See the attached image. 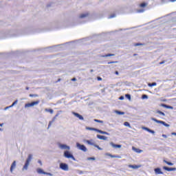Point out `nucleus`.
Wrapping results in <instances>:
<instances>
[{"instance_id":"26","label":"nucleus","mask_w":176,"mask_h":176,"mask_svg":"<svg viewBox=\"0 0 176 176\" xmlns=\"http://www.w3.org/2000/svg\"><path fill=\"white\" fill-rule=\"evenodd\" d=\"M113 56H115V54H107L106 55L102 56V57H112Z\"/></svg>"},{"instance_id":"27","label":"nucleus","mask_w":176,"mask_h":176,"mask_svg":"<svg viewBox=\"0 0 176 176\" xmlns=\"http://www.w3.org/2000/svg\"><path fill=\"white\" fill-rule=\"evenodd\" d=\"M87 130H91L92 131H97V129L96 128H91V127H86Z\"/></svg>"},{"instance_id":"42","label":"nucleus","mask_w":176,"mask_h":176,"mask_svg":"<svg viewBox=\"0 0 176 176\" xmlns=\"http://www.w3.org/2000/svg\"><path fill=\"white\" fill-rule=\"evenodd\" d=\"M88 160H96L95 157H89Z\"/></svg>"},{"instance_id":"31","label":"nucleus","mask_w":176,"mask_h":176,"mask_svg":"<svg viewBox=\"0 0 176 176\" xmlns=\"http://www.w3.org/2000/svg\"><path fill=\"white\" fill-rule=\"evenodd\" d=\"M126 98H128L130 100H131V96L130 94H126L125 95Z\"/></svg>"},{"instance_id":"39","label":"nucleus","mask_w":176,"mask_h":176,"mask_svg":"<svg viewBox=\"0 0 176 176\" xmlns=\"http://www.w3.org/2000/svg\"><path fill=\"white\" fill-rule=\"evenodd\" d=\"M142 98L145 99V98H148V95H142Z\"/></svg>"},{"instance_id":"53","label":"nucleus","mask_w":176,"mask_h":176,"mask_svg":"<svg viewBox=\"0 0 176 176\" xmlns=\"http://www.w3.org/2000/svg\"><path fill=\"white\" fill-rule=\"evenodd\" d=\"M133 56H137V54H134Z\"/></svg>"},{"instance_id":"2","label":"nucleus","mask_w":176,"mask_h":176,"mask_svg":"<svg viewBox=\"0 0 176 176\" xmlns=\"http://www.w3.org/2000/svg\"><path fill=\"white\" fill-rule=\"evenodd\" d=\"M151 120L155 122L156 123H160V124H163L165 127H170V124L166 123L164 121L159 120L155 118H151Z\"/></svg>"},{"instance_id":"16","label":"nucleus","mask_w":176,"mask_h":176,"mask_svg":"<svg viewBox=\"0 0 176 176\" xmlns=\"http://www.w3.org/2000/svg\"><path fill=\"white\" fill-rule=\"evenodd\" d=\"M110 145H111V146H113V148H122V145L115 144H113V142H111Z\"/></svg>"},{"instance_id":"21","label":"nucleus","mask_w":176,"mask_h":176,"mask_svg":"<svg viewBox=\"0 0 176 176\" xmlns=\"http://www.w3.org/2000/svg\"><path fill=\"white\" fill-rule=\"evenodd\" d=\"M156 113H159V115H162V116H166V114L163 113V111H161L160 110H157Z\"/></svg>"},{"instance_id":"36","label":"nucleus","mask_w":176,"mask_h":176,"mask_svg":"<svg viewBox=\"0 0 176 176\" xmlns=\"http://www.w3.org/2000/svg\"><path fill=\"white\" fill-rule=\"evenodd\" d=\"M143 12H145V10H144V9L138 10V13H143Z\"/></svg>"},{"instance_id":"13","label":"nucleus","mask_w":176,"mask_h":176,"mask_svg":"<svg viewBox=\"0 0 176 176\" xmlns=\"http://www.w3.org/2000/svg\"><path fill=\"white\" fill-rule=\"evenodd\" d=\"M16 168V161H14L10 167L11 173H13V170Z\"/></svg>"},{"instance_id":"17","label":"nucleus","mask_w":176,"mask_h":176,"mask_svg":"<svg viewBox=\"0 0 176 176\" xmlns=\"http://www.w3.org/2000/svg\"><path fill=\"white\" fill-rule=\"evenodd\" d=\"M97 138H98L99 140H103L104 141H105V140H107L106 136L101 135H97Z\"/></svg>"},{"instance_id":"7","label":"nucleus","mask_w":176,"mask_h":176,"mask_svg":"<svg viewBox=\"0 0 176 176\" xmlns=\"http://www.w3.org/2000/svg\"><path fill=\"white\" fill-rule=\"evenodd\" d=\"M36 172L38 173V174H43L44 175H49L48 173L43 171L41 168H37Z\"/></svg>"},{"instance_id":"48","label":"nucleus","mask_w":176,"mask_h":176,"mask_svg":"<svg viewBox=\"0 0 176 176\" xmlns=\"http://www.w3.org/2000/svg\"><path fill=\"white\" fill-rule=\"evenodd\" d=\"M115 74H116V75H119V72L116 71Z\"/></svg>"},{"instance_id":"54","label":"nucleus","mask_w":176,"mask_h":176,"mask_svg":"<svg viewBox=\"0 0 176 176\" xmlns=\"http://www.w3.org/2000/svg\"><path fill=\"white\" fill-rule=\"evenodd\" d=\"M173 134L174 135H176V133H173Z\"/></svg>"},{"instance_id":"52","label":"nucleus","mask_w":176,"mask_h":176,"mask_svg":"<svg viewBox=\"0 0 176 176\" xmlns=\"http://www.w3.org/2000/svg\"><path fill=\"white\" fill-rule=\"evenodd\" d=\"M3 126V123L0 124V126L2 127Z\"/></svg>"},{"instance_id":"47","label":"nucleus","mask_w":176,"mask_h":176,"mask_svg":"<svg viewBox=\"0 0 176 176\" xmlns=\"http://www.w3.org/2000/svg\"><path fill=\"white\" fill-rule=\"evenodd\" d=\"M97 79L98 80H102V78L101 77H98Z\"/></svg>"},{"instance_id":"44","label":"nucleus","mask_w":176,"mask_h":176,"mask_svg":"<svg viewBox=\"0 0 176 176\" xmlns=\"http://www.w3.org/2000/svg\"><path fill=\"white\" fill-rule=\"evenodd\" d=\"M119 100H124V96H122L119 98Z\"/></svg>"},{"instance_id":"38","label":"nucleus","mask_w":176,"mask_h":176,"mask_svg":"<svg viewBox=\"0 0 176 176\" xmlns=\"http://www.w3.org/2000/svg\"><path fill=\"white\" fill-rule=\"evenodd\" d=\"M30 97H38V95L36 94H30Z\"/></svg>"},{"instance_id":"30","label":"nucleus","mask_w":176,"mask_h":176,"mask_svg":"<svg viewBox=\"0 0 176 176\" xmlns=\"http://www.w3.org/2000/svg\"><path fill=\"white\" fill-rule=\"evenodd\" d=\"M46 112H50V113H53L54 111L52 109H45Z\"/></svg>"},{"instance_id":"11","label":"nucleus","mask_w":176,"mask_h":176,"mask_svg":"<svg viewBox=\"0 0 176 176\" xmlns=\"http://www.w3.org/2000/svg\"><path fill=\"white\" fill-rule=\"evenodd\" d=\"M60 149H66V151H69L70 149L69 146H67V144H60Z\"/></svg>"},{"instance_id":"25","label":"nucleus","mask_w":176,"mask_h":176,"mask_svg":"<svg viewBox=\"0 0 176 176\" xmlns=\"http://www.w3.org/2000/svg\"><path fill=\"white\" fill-rule=\"evenodd\" d=\"M148 4L146 3H142L140 4V8H146Z\"/></svg>"},{"instance_id":"8","label":"nucleus","mask_w":176,"mask_h":176,"mask_svg":"<svg viewBox=\"0 0 176 176\" xmlns=\"http://www.w3.org/2000/svg\"><path fill=\"white\" fill-rule=\"evenodd\" d=\"M106 156H109L110 157H112V158H116V159H120V155H113L111 153H107L105 154Z\"/></svg>"},{"instance_id":"43","label":"nucleus","mask_w":176,"mask_h":176,"mask_svg":"<svg viewBox=\"0 0 176 176\" xmlns=\"http://www.w3.org/2000/svg\"><path fill=\"white\" fill-rule=\"evenodd\" d=\"M115 14H112V15H111L109 17V19H113V17H115Z\"/></svg>"},{"instance_id":"1","label":"nucleus","mask_w":176,"mask_h":176,"mask_svg":"<svg viewBox=\"0 0 176 176\" xmlns=\"http://www.w3.org/2000/svg\"><path fill=\"white\" fill-rule=\"evenodd\" d=\"M32 160V155L30 154L26 160L25 165L23 166V170H27L28 168V166H30V162Z\"/></svg>"},{"instance_id":"3","label":"nucleus","mask_w":176,"mask_h":176,"mask_svg":"<svg viewBox=\"0 0 176 176\" xmlns=\"http://www.w3.org/2000/svg\"><path fill=\"white\" fill-rule=\"evenodd\" d=\"M76 146L80 149V151H82V152H87V148H86L85 145L76 143Z\"/></svg>"},{"instance_id":"55","label":"nucleus","mask_w":176,"mask_h":176,"mask_svg":"<svg viewBox=\"0 0 176 176\" xmlns=\"http://www.w3.org/2000/svg\"><path fill=\"white\" fill-rule=\"evenodd\" d=\"M29 89V88L28 87H26V90H28Z\"/></svg>"},{"instance_id":"45","label":"nucleus","mask_w":176,"mask_h":176,"mask_svg":"<svg viewBox=\"0 0 176 176\" xmlns=\"http://www.w3.org/2000/svg\"><path fill=\"white\" fill-rule=\"evenodd\" d=\"M164 63H166V60H162L160 63V65H162V64H164Z\"/></svg>"},{"instance_id":"9","label":"nucleus","mask_w":176,"mask_h":176,"mask_svg":"<svg viewBox=\"0 0 176 176\" xmlns=\"http://www.w3.org/2000/svg\"><path fill=\"white\" fill-rule=\"evenodd\" d=\"M72 113L74 115V116H76V118L80 119V120H83V116H82L80 114L76 112H72Z\"/></svg>"},{"instance_id":"34","label":"nucleus","mask_w":176,"mask_h":176,"mask_svg":"<svg viewBox=\"0 0 176 176\" xmlns=\"http://www.w3.org/2000/svg\"><path fill=\"white\" fill-rule=\"evenodd\" d=\"M95 148H97L99 151H102V148L100 147V146L97 144H94Z\"/></svg>"},{"instance_id":"35","label":"nucleus","mask_w":176,"mask_h":176,"mask_svg":"<svg viewBox=\"0 0 176 176\" xmlns=\"http://www.w3.org/2000/svg\"><path fill=\"white\" fill-rule=\"evenodd\" d=\"M53 122H54V120L50 121L49 124H48V129H50V126H52V124H53Z\"/></svg>"},{"instance_id":"57","label":"nucleus","mask_w":176,"mask_h":176,"mask_svg":"<svg viewBox=\"0 0 176 176\" xmlns=\"http://www.w3.org/2000/svg\"><path fill=\"white\" fill-rule=\"evenodd\" d=\"M58 82H60V79H58Z\"/></svg>"},{"instance_id":"18","label":"nucleus","mask_w":176,"mask_h":176,"mask_svg":"<svg viewBox=\"0 0 176 176\" xmlns=\"http://www.w3.org/2000/svg\"><path fill=\"white\" fill-rule=\"evenodd\" d=\"M144 130H146V131H148V133H151V134H154L155 131L152 129H149V128L144 127Z\"/></svg>"},{"instance_id":"15","label":"nucleus","mask_w":176,"mask_h":176,"mask_svg":"<svg viewBox=\"0 0 176 176\" xmlns=\"http://www.w3.org/2000/svg\"><path fill=\"white\" fill-rule=\"evenodd\" d=\"M154 171L155 173V174H163V172H162V169H160V168H157L154 169Z\"/></svg>"},{"instance_id":"10","label":"nucleus","mask_w":176,"mask_h":176,"mask_svg":"<svg viewBox=\"0 0 176 176\" xmlns=\"http://www.w3.org/2000/svg\"><path fill=\"white\" fill-rule=\"evenodd\" d=\"M163 169L165 170L166 171H175L176 168H169L167 166H164Z\"/></svg>"},{"instance_id":"37","label":"nucleus","mask_w":176,"mask_h":176,"mask_svg":"<svg viewBox=\"0 0 176 176\" xmlns=\"http://www.w3.org/2000/svg\"><path fill=\"white\" fill-rule=\"evenodd\" d=\"M134 46H142V43H135Z\"/></svg>"},{"instance_id":"22","label":"nucleus","mask_w":176,"mask_h":176,"mask_svg":"<svg viewBox=\"0 0 176 176\" xmlns=\"http://www.w3.org/2000/svg\"><path fill=\"white\" fill-rule=\"evenodd\" d=\"M96 131H98V133H100V134H107V135H108V132H106V131H103L98 130V129H96Z\"/></svg>"},{"instance_id":"4","label":"nucleus","mask_w":176,"mask_h":176,"mask_svg":"<svg viewBox=\"0 0 176 176\" xmlns=\"http://www.w3.org/2000/svg\"><path fill=\"white\" fill-rule=\"evenodd\" d=\"M64 156L65 157H67V159H73L75 160V157L74 155L68 151H66L64 152Z\"/></svg>"},{"instance_id":"28","label":"nucleus","mask_w":176,"mask_h":176,"mask_svg":"<svg viewBox=\"0 0 176 176\" xmlns=\"http://www.w3.org/2000/svg\"><path fill=\"white\" fill-rule=\"evenodd\" d=\"M157 83L156 82H153V83H148V86L149 87H153V86H156Z\"/></svg>"},{"instance_id":"32","label":"nucleus","mask_w":176,"mask_h":176,"mask_svg":"<svg viewBox=\"0 0 176 176\" xmlns=\"http://www.w3.org/2000/svg\"><path fill=\"white\" fill-rule=\"evenodd\" d=\"M94 122H96V123H104V121H102V120H97V119H94Z\"/></svg>"},{"instance_id":"6","label":"nucleus","mask_w":176,"mask_h":176,"mask_svg":"<svg viewBox=\"0 0 176 176\" xmlns=\"http://www.w3.org/2000/svg\"><path fill=\"white\" fill-rule=\"evenodd\" d=\"M60 168H61V170H63V171H68V170H69L68 164H65V163H60Z\"/></svg>"},{"instance_id":"50","label":"nucleus","mask_w":176,"mask_h":176,"mask_svg":"<svg viewBox=\"0 0 176 176\" xmlns=\"http://www.w3.org/2000/svg\"><path fill=\"white\" fill-rule=\"evenodd\" d=\"M170 2H175L176 0H168Z\"/></svg>"},{"instance_id":"14","label":"nucleus","mask_w":176,"mask_h":176,"mask_svg":"<svg viewBox=\"0 0 176 176\" xmlns=\"http://www.w3.org/2000/svg\"><path fill=\"white\" fill-rule=\"evenodd\" d=\"M132 150L134 151V152H136V153H141L142 152V150L137 148L134 146L132 147Z\"/></svg>"},{"instance_id":"5","label":"nucleus","mask_w":176,"mask_h":176,"mask_svg":"<svg viewBox=\"0 0 176 176\" xmlns=\"http://www.w3.org/2000/svg\"><path fill=\"white\" fill-rule=\"evenodd\" d=\"M40 101L39 100H36L34 102H32L31 103H27L25 104V108H30L31 107H34V105H38V104H39Z\"/></svg>"},{"instance_id":"40","label":"nucleus","mask_w":176,"mask_h":176,"mask_svg":"<svg viewBox=\"0 0 176 176\" xmlns=\"http://www.w3.org/2000/svg\"><path fill=\"white\" fill-rule=\"evenodd\" d=\"M119 115H124V112L122 111H117Z\"/></svg>"},{"instance_id":"41","label":"nucleus","mask_w":176,"mask_h":176,"mask_svg":"<svg viewBox=\"0 0 176 176\" xmlns=\"http://www.w3.org/2000/svg\"><path fill=\"white\" fill-rule=\"evenodd\" d=\"M115 63H118V62L117 61L108 62V64H115Z\"/></svg>"},{"instance_id":"23","label":"nucleus","mask_w":176,"mask_h":176,"mask_svg":"<svg viewBox=\"0 0 176 176\" xmlns=\"http://www.w3.org/2000/svg\"><path fill=\"white\" fill-rule=\"evenodd\" d=\"M164 163L168 164V166H174V164H173V162H170L166 161V160H164Z\"/></svg>"},{"instance_id":"49","label":"nucleus","mask_w":176,"mask_h":176,"mask_svg":"<svg viewBox=\"0 0 176 176\" xmlns=\"http://www.w3.org/2000/svg\"><path fill=\"white\" fill-rule=\"evenodd\" d=\"M72 80L73 82H75V81L76 80V78H74L72 79Z\"/></svg>"},{"instance_id":"46","label":"nucleus","mask_w":176,"mask_h":176,"mask_svg":"<svg viewBox=\"0 0 176 176\" xmlns=\"http://www.w3.org/2000/svg\"><path fill=\"white\" fill-rule=\"evenodd\" d=\"M38 163L40 164V166H42V161L41 160H38Z\"/></svg>"},{"instance_id":"24","label":"nucleus","mask_w":176,"mask_h":176,"mask_svg":"<svg viewBox=\"0 0 176 176\" xmlns=\"http://www.w3.org/2000/svg\"><path fill=\"white\" fill-rule=\"evenodd\" d=\"M124 126H126V127H129L130 129H131V126L130 125V123L129 122H125L124 123Z\"/></svg>"},{"instance_id":"19","label":"nucleus","mask_w":176,"mask_h":176,"mask_svg":"<svg viewBox=\"0 0 176 176\" xmlns=\"http://www.w3.org/2000/svg\"><path fill=\"white\" fill-rule=\"evenodd\" d=\"M17 102H18V100H15V101L12 104V105H10V106H9V107H7L6 108V109H9V108H12V107H14V105H16V104H17Z\"/></svg>"},{"instance_id":"56","label":"nucleus","mask_w":176,"mask_h":176,"mask_svg":"<svg viewBox=\"0 0 176 176\" xmlns=\"http://www.w3.org/2000/svg\"><path fill=\"white\" fill-rule=\"evenodd\" d=\"M91 72H93V69L91 70Z\"/></svg>"},{"instance_id":"51","label":"nucleus","mask_w":176,"mask_h":176,"mask_svg":"<svg viewBox=\"0 0 176 176\" xmlns=\"http://www.w3.org/2000/svg\"><path fill=\"white\" fill-rule=\"evenodd\" d=\"M162 137H164V138H167V135H162Z\"/></svg>"},{"instance_id":"33","label":"nucleus","mask_w":176,"mask_h":176,"mask_svg":"<svg viewBox=\"0 0 176 176\" xmlns=\"http://www.w3.org/2000/svg\"><path fill=\"white\" fill-rule=\"evenodd\" d=\"M162 107H164V108H170V109H173V107L171 106H168L167 104H162Z\"/></svg>"},{"instance_id":"12","label":"nucleus","mask_w":176,"mask_h":176,"mask_svg":"<svg viewBox=\"0 0 176 176\" xmlns=\"http://www.w3.org/2000/svg\"><path fill=\"white\" fill-rule=\"evenodd\" d=\"M129 168H133L134 170H137V168H140L141 165H129Z\"/></svg>"},{"instance_id":"29","label":"nucleus","mask_w":176,"mask_h":176,"mask_svg":"<svg viewBox=\"0 0 176 176\" xmlns=\"http://www.w3.org/2000/svg\"><path fill=\"white\" fill-rule=\"evenodd\" d=\"M87 144H88L89 145H94H94H96L94 142H91V140H87Z\"/></svg>"},{"instance_id":"20","label":"nucleus","mask_w":176,"mask_h":176,"mask_svg":"<svg viewBox=\"0 0 176 176\" xmlns=\"http://www.w3.org/2000/svg\"><path fill=\"white\" fill-rule=\"evenodd\" d=\"M87 16H89V13L81 14L80 15V19H85V17H87Z\"/></svg>"}]
</instances>
